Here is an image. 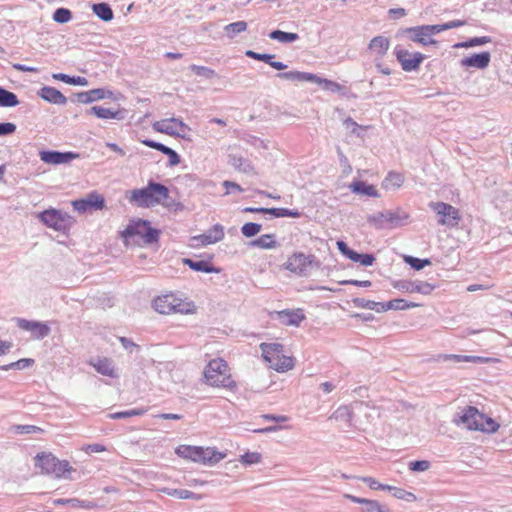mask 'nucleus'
Segmentation results:
<instances>
[{
    "label": "nucleus",
    "mask_w": 512,
    "mask_h": 512,
    "mask_svg": "<svg viewBox=\"0 0 512 512\" xmlns=\"http://www.w3.org/2000/svg\"><path fill=\"white\" fill-rule=\"evenodd\" d=\"M429 467H430V463H429V461H426V460L414 461V462H410V464H409L410 470L418 471V472L426 471L429 469Z\"/></svg>",
    "instance_id": "obj_58"
},
{
    "label": "nucleus",
    "mask_w": 512,
    "mask_h": 512,
    "mask_svg": "<svg viewBox=\"0 0 512 512\" xmlns=\"http://www.w3.org/2000/svg\"><path fill=\"white\" fill-rule=\"evenodd\" d=\"M404 182V176L401 173L391 171L382 182V188L385 190L399 189Z\"/></svg>",
    "instance_id": "obj_32"
},
{
    "label": "nucleus",
    "mask_w": 512,
    "mask_h": 512,
    "mask_svg": "<svg viewBox=\"0 0 512 512\" xmlns=\"http://www.w3.org/2000/svg\"><path fill=\"white\" fill-rule=\"evenodd\" d=\"M261 459L262 456L258 452H246L241 456L240 461L243 464L252 465L259 463Z\"/></svg>",
    "instance_id": "obj_55"
},
{
    "label": "nucleus",
    "mask_w": 512,
    "mask_h": 512,
    "mask_svg": "<svg viewBox=\"0 0 512 512\" xmlns=\"http://www.w3.org/2000/svg\"><path fill=\"white\" fill-rule=\"evenodd\" d=\"M153 129L157 132L164 133L170 136H177L181 138H186V135L181 133L176 126L173 124L170 119H163L160 121H156L152 125Z\"/></svg>",
    "instance_id": "obj_29"
},
{
    "label": "nucleus",
    "mask_w": 512,
    "mask_h": 512,
    "mask_svg": "<svg viewBox=\"0 0 512 512\" xmlns=\"http://www.w3.org/2000/svg\"><path fill=\"white\" fill-rule=\"evenodd\" d=\"M252 245L262 249H272L276 248L278 246V243L275 240L274 235L264 234L258 237L256 240H254L252 242Z\"/></svg>",
    "instance_id": "obj_40"
},
{
    "label": "nucleus",
    "mask_w": 512,
    "mask_h": 512,
    "mask_svg": "<svg viewBox=\"0 0 512 512\" xmlns=\"http://www.w3.org/2000/svg\"><path fill=\"white\" fill-rule=\"evenodd\" d=\"M17 323L21 329L32 332L36 339H43L50 333V328L41 322L19 319Z\"/></svg>",
    "instance_id": "obj_20"
},
{
    "label": "nucleus",
    "mask_w": 512,
    "mask_h": 512,
    "mask_svg": "<svg viewBox=\"0 0 512 512\" xmlns=\"http://www.w3.org/2000/svg\"><path fill=\"white\" fill-rule=\"evenodd\" d=\"M41 161L48 164H64L78 157L73 152H60L54 150H43L39 152Z\"/></svg>",
    "instance_id": "obj_15"
},
{
    "label": "nucleus",
    "mask_w": 512,
    "mask_h": 512,
    "mask_svg": "<svg viewBox=\"0 0 512 512\" xmlns=\"http://www.w3.org/2000/svg\"><path fill=\"white\" fill-rule=\"evenodd\" d=\"M229 162L234 168L238 169L241 172L249 173L253 171V166L251 162L242 156L230 155Z\"/></svg>",
    "instance_id": "obj_38"
},
{
    "label": "nucleus",
    "mask_w": 512,
    "mask_h": 512,
    "mask_svg": "<svg viewBox=\"0 0 512 512\" xmlns=\"http://www.w3.org/2000/svg\"><path fill=\"white\" fill-rule=\"evenodd\" d=\"M344 498L350 500L353 503L363 505L361 512H390L386 506L382 505L377 500L361 498L351 494H345Z\"/></svg>",
    "instance_id": "obj_22"
},
{
    "label": "nucleus",
    "mask_w": 512,
    "mask_h": 512,
    "mask_svg": "<svg viewBox=\"0 0 512 512\" xmlns=\"http://www.w3.org/2000/svg\"><path fill=\"white\" fill-rule=\"evenodd\" d=\"M277 77L292 82H314L320 80V77L316 74L300 71L279 72Z\"/></svg>",
    "instance_id": "obj_26"
},
{
    "label": "nucleus",
    "mask_w": 512,
    "mask_h": 512,
    "mask_svg": "<svg viewBox=\"0 0 512 512\" xmlns=\"http://www.w3.org/2000/svg\"><path fill=\"white\" fill-rule=\"evenodd\" d=\"M224 238V229L221 225L216 224L206 233L193 236L190 239V246L193 248L204 247L215 244Z\"/></svg>",
    "instance_id": "obj_11"
},
{
    "label": "nucleus",
    "mask_w": 512,
    "mask_h": 512,
    "mask_svg": "<svg viewBox=\"0 0 512 512\" xmlns=\"http://www.w3.org/2000/svg\"><path fill=\"white\" fill-rule=\"evenodd\" d=\"M313 83L322 85L325 90H328L331 92L341 93L342 90L344 89V87L342 85H340L339 83L328 80V79H323L321 77H320V80L314 81Z\"/></svg>",
    "instance_id": "obj_46"
},
{
    "label": "nucleus",
    "mask_w": 512,
    "mask_h": 512,
    "mask_svg": "<svg viewBox=\"0 0 512 512\" xmlns=\"http://www.w3.org/2000/svg\"><path fill=\"white\" fill-rule=\"evenodd\" d=\"M37 94L40 98L52 104L66 105L67 103V97L61 91L51 86H43Z\"/></svg>",
    "instance_id": "obj_23"
},
{
    "label": "nucleus",
    "mask_w": 512,
    "mask_h": 512,
    "mask_svg": "<svg viewBox=\"0 0 512 512\" xmlns=\"http://www.w3.org/2000/svg\"><path fill=\"white\" fill-rule=\"evenodd\" d=\"M389 47H390L389 39L382 35L372 38L368 45V48L372 52L377 54V56H378L377 59L383 58V56L386 55L387 51L389 50Z\"/></svg>",
    "instance_id": "obj_28"
},
{
    "label": "nucleus",
    "mask_w": 512,
    "mask_h": 512,
    "mask_svg": "<svg viewBox=\"0 0 512 512\" xmlns=\"http://www.w3.org/2000/svg\"><path fill=\"white\" fill-rule=\"evenodd\" d=\"M277 316L285 326L298 327L306 319L305 313L301 308L278 311Z\"/></svg>",
    "instance_id": "obj_16"
},
{
    "label": "nucleus",
    "mask_w": 512,
    "mask_h": 512,
    "mask_svg": "<svg viewBox=\"0 0 512 512\" xmlns=\"http://www.w3.org/2000/svg\"><path fill=\"white\" fill-rule=\"evenodd\" d=\"M358 479L361 480L362 482L366 483L373 490H392V486L380 484L373 477H359Z\"/></svg>",
    "instance_id": "obj_50"
},
{
    "label": "nucleus",
    "mask_w": 512,
    "mask_h": 512,
    "mask_svg": "<svg viewBox=\"0 0 512 512\" xmlns=\"http://www.w3.org/2000/svg\"><path fill=\"white\" fill-rule=\"evenodd\" d=\"M119 237L126 247L146 246L158 241L159 231L152 228L146 220L132 219L122 231H119Z\"/></svg>",
    "instance_id": "obj_1"
},
{
    "label": "nucleus",
    "mask_w": 512,
    "mask_h": 512,
    "mask_svg": "<svg viewBox=\"0 0 512 512\" xmlns=\"http://www.w3.org/2000/svg\"><path fill=\"white\" fill-rule=\"evenodd\" d=\"M395 56L401 67L406 72L416 71L425 59V55L420 52L410 53L406 49L395 48Z\"/></svg>",
    "instance_id": "obj_9"
},
{
    "label": "nucleus",
    "mask_w": 512,
    "mask_h": 512,
    "mask_svg": "<svg viewBox=\"0 0 512 512\" xmlns=\"http://www.w3.org/2000/svg\"><path fill=\"white\" fill-rule=\"evenodd\" d=\"M89 364L100 374L111 378L118 377L114 363L110 358L99 357L95 360H91Z\"/></svg>",
    "instance_id": "obj_24"
},
{
    "label": "nucleus",
    "mask_w": 512,
    "mask_h": 512,
    "mask_svg": "<svg viewBox=\"0 0 512 512\" xmlns=\"http://www.w3.org/2000/svg\"><path fill=\"white\" fill-rule=\"evenodd\" d=\"M72 19V12L67 8H57L53 13V20L57 23L64 24Z\"/></svg>",
    "instance_id": "obj_44"
},
{
    "label": "nucleus",
    "mask_w": 512,
    "mask_h": 512,
    "mask_svg": "<svg viewBox=\"0 0 512 512\" xmlns=\"http://www.w3.org/2000/svg\"><path fill=\"white\" fill-rule=\"evenodd\" d=\"M14 431L18 434L42 433L43 429L35 425H16Z\"/></svg>",
    "instance_id": "obj_56"
},
{
    "label": "nucleus",
    "mask_w": 512,
    "mask_h": 512,
    "mask_svg": "<svg viewBox=\"0 0 512 512\" xmlns=\"http://www.w3.org/2000/svg\"><path fill=\"white\" fill-rule=\"evenodd\" d=\"M113 95L112 91L104 88H96L89 91L78 92L74 94L72 102H78L83 104L93 103L105 98H111Z\"/></svg>",
    "instance_id": "obj_14"
},
{
    "label": "nucleus",
    "mask_w": 512,
    "mask_h": 512,
    "mask_svg": "<svg viewBox=\"0 0 512 512\" xmlns=\"http://www.w3.org/2000/svg\"><path fill=\"white\" fill-rule=\"evenodd\" d=\"M392 304L390 307H393V310H406L410 308L419 307L420 304L414 303V302H408L405 299H393L391 300Z\"/></svg>",
    "instance_id": "obj_53"
},
{
    "label": "nucleus",
    "mask_w": 512,
    "mask_h": 512,
    "mask_svg": "<svg viewBox=\"0 0 512 512\" xmlns=\"http://www.w3.org/2000/svg\"><path fill=\"white\" fill-rule=\"evenodd\" d=\"M455 424H463L468 430L481 431L484 433H495L500 427L494 419L481 413L473 406H468L463 409L462 414L455 420Z\"/></svg>",
    "instance_id": "obj_4"
},
{
    "label": "nucleus",
    "mask_w": 512,
    "mask_h": 512,
    "mask_svg": "<svg viewBox=\"0 0 512 512\" xmlns=\"http://www.w3.org/2000/svg\"><path fill=\"white\" fill-rule=\"evenodd\" d=\"M183 263L194 271L205 273H220V269L214 267L209 261H194L189 258L183 259Z\"/></svg>",
    "instance_id": "obj_31"
},
{
    "label": "nucleus",
    "mask_w": 512,
    "mask_h": 512,
    "mask_svg": "<svg viewBox=\"0 0 512 512\" xmlns=\"http://www.w3.org/2000/svg\"><path fill=\"white\" fill-rule=\"evenodd\" d=\"M203 378L205 384L215 388L235 390L237 383L233 379L228 363L222 358H215L208 362L204 368Z\"/></svg>",
    "instance_id": "obj_3"
},
{
    "label": "nucleus",
    "mask_w": 512,
    "mask_h": 512,
    "mask_svg": "<svg viewBox=\"0 0 512 512\" xmlns=\"http://www.w3.org/2000/svg\"><path fill=\"white\" fill-rule=\"evenodd\" d=\"M168 198V194H131L129 201L138 207H152Z\"/></svg>",
    "instance_id": "obj_19"
},
{
    "label": "nucleus",
    "mask_w": 512,
    "mask_h": 512,
    "mask_svg": "<svg viewBox=\"0 0 512 512\" xmlns=\"http://www.w3.org/2000/svg\"><path fill=\"white\" fill-rule=\"evenodd\" d=\"M38 218L49 228L64 232L73 225V218L56 209H48L38 214Z\"/></svg>",
    "instance_id": "obj_8"
},
{
    "label": "nucleus",
    "mask_w": 512,
    "mask_h": 512,
    "mask_svg": "<svg viewBox=\"0 0 512 512\" xmlns=\"http://www.w3.org/2000/svg\"><path fill=\"white\" fill-rule=\"evenodd\" d=\"M162 492L167 494L168 496L175 497L178 499H194V500L201 499L200 495L195 494L194 492H191L186 489L164 488V489H162Z\"/></svg>",
    "instance_id": "obj_36"
},
{
    "label": "nucleus",
    "mask_w": 512,
    "mask_h": 512,
    "mask_svg": "<svg viewBox=\"0 0 512 512\" xmlns=\"http://www.w3.org/2000/svg\"><path fill=\"white\" fill-rule=\"evenodd\" d=\"M260 349L269 367L277 372H287L295 365L294 358L283 353V346L278 343H261Z\"/></svg>",
    "instance_id": "obj_7"
},
{
    "label": "nucleus",
    "mask_w": 512,
    "mask_h": 512,
    "mask_svg": "<svg viewBox=\"0 0 512 512\" xmlns=\"http://www.w3.org/2000/svg\"><path fill=\"white\" fill-rule=\"evenodd\" d=\"M129 192H169V189L161 183L150 181L147 187L132 189Z\"/></svg>",
    "instance_id": "obj_47"
},
{
    "label": "nucleus",
    "mask_w": 512,
    "mask_h": 512,
    "mask_svg": "<svg viewBox=\"0 0 512 512\" xmlns=\"http://www.w3.org/2000/svg\"><path fill=\"white\" fill-rule=\"evenodd\" d=\"M247 29V23L245 21H237L230 23L225 26L224 30L228 37L233 38L238 33L244 32Z\"/></svg>",
    "instance_id": "obj_43"
},
{
    "label": "nucleus",
    "mask_w": 512,
    "mask_h": 512,
    "mask_svg": "<svg viewBox=\"0 0 512 512\" xmlns=\"http://www.w3.org/2000/svg\"><path fill=\"white\" fill-rule=\"evenodd\" d=\"M92 11L99 19L105 22H109L114 18L113 10L110 5L105 2L93 4Z\"/></svg>",
    "instance_id": "obj_33"
},
{
    "label": "nucleus",
    "mask_w": 512,
    "mask_h": 512,
    "mask_svg": "<svg viewBox=\"0 0 512 512\" xmlns=\"http://www.w3.org/2000/svg\"><path fill=\"white\" fill-rule=\"evenodd\" d=\"M272 40H277L281 43H292L299 39L297 33L285 32L282 30H274L269 34Z\"/></svg>",
    "instance_id": "obj_39"
},
{
    "label": "nucleus",
    "mask_w": 512,
    "mask_h": 512,
    "mask_svg": "<svg viewBox=\"0 0 512 512\" xmlns=\"http://www.w3.org/2000/svg\"><path fill=\"white\" fill-rule=\"evenodd\" d=\"M177 183L186 185L190 189H214L215 184L212 181H199L192 175H184L176 179Z\"/></svg>",
    "instance_id": "obj_27"
},
{
    "label": "nucleus",
    "mask_w": 512,
    "mask_h": 512,
    "mask_svg": "<svg viewBox=\"0 0 512 512\" xmlns=\"http://www.w3.org/2000/svg\"><path fill=\"white\" fill-rule=\"evenodd\" d=\"M190 69L197 76L204 77L206 79H212L214 77H217V73L213 69H211L209 67H206V66H199V65H196V64H192L190 66Z\"/></svg>",
    "instance_id": "obj_45"
},
{
    "label": "nucleus",
    "mask_w": 512,
    "mask_h": 512,
    "mask_svg": "<svg viewBox=\"0 0 512 512\" xmlns=\"http://www.w3.org/2000/svg\"><path fill=\"white\" fill-rule=\"evenodd\" d=\"M87 115H95L100 119H123L122 112L120 110L113 111L108 108H104L101 106H93L90 109L86 110Z\"/></svg>",
    "instance_id": "obj_30"
},
{
    "label": "nucleus",
    "mask_w": 512,
    "mask_h": 512,
    "mask_svg": "<svg viewBox=\"0 0 512 512\" xmlns=\"http://www.w3.org/2000/svg\"><path fill=\"white\" fill-rule=\"evenodd\" d=\"M312 259V256L305 255L304 253H293L284 263V268L293 274L303 275L312 264Z\"/></svg>",
    "instance_id": "obj_12"
},
{
    "label": "nucleus",
    "mask_w": 512,
    "mask_h": 512,
    "mask_svg": "<svg viewBox=\"0 0 512 512\" xmlns=\"http://www.w3.org/2000/svg\"><path fill=\"white\" fill-rule=\"evenodd\" d=\"M141 143L149 148L158 150V151L162 152L163 154L165 153V150H167V148H168V146H166L160 142L150 140V139L141 140Z\"/></svg>",
    "instance_id": "obj_59"
},
{
    "label": "nucleus",
    "mask_w": 512,
    "mask_h": 512,
    "mask_svg": "<svg viewBox=\"0 0 512 512\" xmlns=\"http://www.w3.org/2000/svg\"><path fill=\"white\" fill-rule=\"evenodd\" d=\"M404 261L409 264L412 268L415 270H421L425 266H428L431 264L430 260L428 259H419L412 256H404Z\"/></svg>",
    "instance_id": "obj_48"
},
{
    "label": "nucleus",
    "mask_w": 512,
    "mask_h": 512,
    "mask_svg": "<svg viewBox=\"0 0 512 512\" xmlns=\"http://www.w3.org/2000/svg\"><path fill=\"white\" fill-rule=\"evenodd\" d=\"M83 450L86 453L91 454V453L105 452V451H107V448H106V446H104L102 444L95 443V444L87 445L85 448H83Z\"/></svg>",
    "instance_id": "obj_63"
},
{
    "label": "nucleus",
    "mask_w": 512,
    "mask_h": 512,
    "mask_svg": "<svg viewBox=\"0 0 512 512\" xmlns=\"http://www.w3.org/2000/svg\"><path fill=\"white\" fill-rule=\"evenodd\" d=\"M490 60H491L490 53L487 51H484V52L476 53L471 56L463 58L461 60V66L484 69L489 65Z\"/></svg>",
    "instance_id": "obj_25"
},
{
    "label": "nucleus",
    "mask_w": 512,
    "mask_h": 512,
    "mask_svg": "<svg viewBox=\"0 0 512 512\" xmlns=\"http://www.w3.org/2000/svg\"><path fill=\"white\" fill-rule=\"evenodd\" d=\"M393 287L406 293H420L428 295L432 293L435 286L425 281H397Z\"/></svg>",
    "instance_id": "obj_13"
},
{
    "label": "nucleus",
    "mask_w": 512,
    "mask_h": 512,
    "mask_svg": "<svg viewBox=\"0 0 512 512\" xmlns=\"http://www.w3.org/2000/svg\"><path fill=\"white\" fill-rule=\"evenodd\" d=\"M35 468L40 473L55 478L67 477L74 469L67 460H60L51 452H40L34 457Z\"/></svg>",
    "instance_id": "obj_6"
},
{
    "label": "nucleus",
    "mask_w": 512,
    "mask_h": 512,
    "mask_svg": "<svg viewBox=\"0 0 512 512\" xmlns=\"http://www.w3.org/2000/svg\"><path fill=\"white\" fill-rule=\"evenodd\" d=\"M73 206L77 211L86 212L90 209H101L104 206V199L97 198L95 201L78 200L73 202Z\"/></svg>",
    "instance_id": "obj_34"
},
{
    "label": "nucleus",
    "mask_w": 512,
    "mask_h": 512,
    "mask_svg": "<svg viewBox=\"0 0 512 512\" xmlns=\"http://www.w3.org/2000/svg\"><path fill=\"white\" fill-rule=\"evenodd\" d=\"M391 491H393V496L397 499H402L409 502L415 501L417 499V497L413 493L408 492L402 488H396L392 486Z\"/></svg>",
    "instance_id": "obj_54"
},
{
    "label": "nucleus",
    "mask_w": 512,
    "mask_h": 512,
    "mask_svg": "<svg viewBox=\"0 0 512 512\" xmlns=\"http://www.w3.org/2000/svg\"><path fill=\"white\" fill-rule=\"evenodd\" d=\"M337 153L339 156L340 164L343 167V173L350 174L352 171V167L349 164L348 158L343 154V152L341 151V149L339 147L337 148Z\"/></svg>",
    "instance_id": "obj_60"
},
{
    "label": "nucleus",
    "mask_w": 512,
    "mask_h": 512,
    "mask_svg": "<svg viewBox=\"0 0 512 512\" xmlns=\"http://www.w3.org/2000/svg\"><path fill=\"white\" fill-rule=\"evenodd\" d=\"M431 208L440 217L438 222L441 225L457 226L460 220L459 211L450 204L443 202L432 203Z\"/></svg>",
    "instance_id": "obj_10"
},
{
    "label": "nucleus",
    "mask_w": 512,
    "mask_h": 512,
    "mask_svg": "<svg viewBox=\"0 0 512 512\" xmlns=\"http://www.w3.org/2000/svg\"><path fill=\"white\" fill-rule=\"evenodd\" d=\"M243 211L251 212V213H267L276 218H280V217L299 218L301 216V212H299L297 209H288V208L246 207V208H244Z\"/></svg>",
    "instance_id": "obj_17"
},
{
    "label": "nucleus",
    "mask_w": 512,
    "mask_h": 512,
    "mask_svg": "<svg viewBox=\"0 0 512 512\" xmlns=\"http://www.w3.org/2000/svg\"><path fill=\"white\" fill-rule=\"evenodd\" d=\"M337 247L339 251L347 258L354 262H359L364 266H371L375 260V258L370 254H359L355 252L354 250L350 249L343 241H338Z\"/></svg>",
    "instance_id": "obj_21"
},
{
    "label": "nucleus",
    "mask_w": 512,
    "mask_h": 512,
    "mask_svg": "<svg viewBox=\"0 0 512 512\" xmlns=\"http://www.w3.org/2000/svg\"><path fill=\"white\" fill-rule=\"evenodd\" d=\"M16 131V125L11 122L0 123V136L11 135Z\"/></svg>",
    "instance_id": "obj_61"
},
{
    "label": "nucleus",
    "mask_w": 512,
    "mask_h": 512,
    "mask_svg": "<svg viewBox=\"0 0 512 512\" xmlns=\"http://www.w3.org/2000/svg\"><path fill=\"white\" fill-rule=\"evenodd\" d=\"M245 55L251 59L263 61L267 64H270L271 60L275 58L274 54L258 53L253 50H247Z\"/></svg>",
    "instance_id": "obj_52"
},
{
    "label": "nucleus",
    "mask_w": 512,
    "mask_h": 512,
    "mask_svg": "<svg viewBox=\"0 0 512 512\" xmlns=\"http://www.w3.org/2000/svg\"><path fill=\"white\" fill-rule=\"evenodd\" d=\"M152 306L155 311L163 315H191L197 312V306L194 301L174 292H168L155 297Z\"/></svg>",
    "instance_id": "obj_2"
},
{
    "label": "nucleus",
    "mask_w": 512,
    "mask_h": 512,
    "mask_svg": "<svg viewBox=\"0 0 512 512\" xmlns=\"http://www.w3.org/2000/svg\"><path fill=\"white\" fill-rule=\"evenodd\" d=\"M445 360H453L456 362H472V363H482L486 362L487 359L479 356H470V355H456L450 354L444 357Z\"/></svg>",
    "instance_id": "obj_42"
},
{
    "label": "nucleus",
    "mask_w": 512,
    "mask_h": 512,
    "mask_svg": "<svg viewBox=\"0 0 512 512\" xmlns=\"http://www.w3.org/2000/svg\"><path fill=\"white\" fill-rule=\"evenodd\" d=\"M489 42H491V38L488 36L473 37V38L468 39L467 41L455 44L454 47L455 48H470V47L485 45Z\"/></svg>",
    "instance_id": "obj_41"
},
{
    "label": "nucleus",
    "mask_w": 512,
    "mask_h": 512,
    "mask_svg": "<svg viewBox=\"0 0 512 512\" xmlns=\"http://www.w3.org/2000/svg\"><path fill=\"white\" fill-rule=\"evenodd\" d=\"M402 33L409 35L411 41L424 46L437 44L435 39L429 37L424 25L405 28L402 30Z\"/></svg>",
    "instance_id": "obj_18"
},
{
    "label": "nucleus",
    "mask_w": 512,
    "mask_h": 512,
    "mask_svg": "<svg viewBox=\"0 0 512 512\" xmlns=\"http://www.w3.org/2000/svg\"><path fill=\"white\" fill-rule=\"evenodd\" d=\"M18 104L17 95L0 86V107H15Z\"/></svg>",
    "instance_id": "obj_35"
},
{
    "label": "nucleus",
    "mask_w": 512,
    "mask_h": 512,
    "mask_svg": "<svg viewBox=\"0 0 512 512\" xmlns=\"http://www.w3.org/2000/svg\"><path fill=\"white\" fill-rule=\"evenodd\" d=\"M348 187L351 189V192H376L372 185H368L360 180H354Z\"/></svg>",
    "instance_id": "obj_49"
},
{
    "label": "nucleus",
    "mask_w": 512,
    "mask_h": 512,
    "mask_svg": "<svg viewBox=\"0 0 512 512\" xmlns=\"http://www.w3.org/2000/svg\"><path fill=\"white\" fill-rule=\"evenodd\" d=\"M175 453L183 459L204 465H214L226 457L225 453L218 451L214 447L204 448L191 445H180L175 449Z\"/></svg>",
    "instance_id": "obj_5"
},
{
    "label": "nucleus",
    "mask_w": 512,
    "mask_h": 512,
    "mask_svg": "<svg viewBox=\"0 0 512 512\" xmlns=\"http://www.w3.org/2000/svg\"><path fill=\"white\" fill-rule=\"evenodd\" d=\"M146 412L145 409H132L124 412H117L110 415L112 419L127 418L133 416L143 415Z\"/></svg>",
    "instance_id": "obj_57"
},
{
    "label": "nucleus",
    "mask_w": 512,
    "mask_h": 512,
    "mask_svg": "<svg viewBox=\"0 0 512 512\" xmlns=\"http://www.w3.org/2000/svg\"><path fill=\"white\" fill-rule=\"evenodd\" d=\"M261 228L262 226L260 224L248 222L242 226L241 231L244 236L253 237L261 231Z\"/></svg>",
    "instance_id": "obj_51"
},
{
    "label": "nucleus",
    "mask_w": 512,
    "mask_h": 512,
    "mask_svg": "<svg viewBox=\"0 0 512 512\" xmlns=\"http://www.w3.org/2000/svg\"><path fill=\"white\" fill-rule=\"evenodd\" d=\"M164 154L168 156L169 164L171 166H175V165H178L180 163V156L172 148L168 147L167 150H165Z\"/></svg>",
    "instance_id": "obj_62"
},
{
    "label": "nucleus",
    "mask_w": 512,
    "mask_h": 512,
    "mask_svg": "<svg viewBox=\"0 0 512 512\" xmlns=\"http://www.w3.org/2000/svg\"><path fill=\"white\" fill-rule=\"evenodd\" d=\"M52 77L55 80H59L70 85L86 86L88 84V80L81 76H70L64 73H55Z\"/></svg>",
    "instance_id": "obj_37"
},
{
    "label": "nucleus",
    "mask_w": 512,
    "mask_h": 512,
    "mask_svg": "<svg viewBox=\"0 0 512 512\" xmlns=\"http://www.w3.org/2000/svg\"><path fill=\"white\" fill-rule=\"evenodd\" d=\"M424 27L430 38L435 34L445 31L444 24L424 25Z\"/></svg>",
    "instance_id": "obj_64"
}]
</instances>
